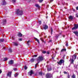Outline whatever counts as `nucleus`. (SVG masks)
Wrapping results in <instances>:
<instances>
[{
    "mask_svg": "<svg viewBox=\"0 0 78 78\" xmlns=\"http://www.w3.org/2000/svg\"><path fill=\"white\" fill-rule=\"evenodd\" d=\"M16 14L18 16H22L23 14V11L22 10L20 11L19 9H17L16 10Z\"/></svg>",
    "mask_w": 78,
    "mask_h": 78,
    "instance_id": "obj_1",
    "label": "nucleus"
},
{
    "mask_svg": "<svg viewBox=\"0 0 78 78\" xmlns=\"http://www.w3.org/2000/svg\"><path fill=\"white\" fill-rule=\"evenodd\" d=\"M45 77L46 78H53V74L50 73H48L46 74Z\"/></svg>",
    "mask_w": 78,
    "mask_h": 78,
    "instance_id": "obj_2",
    "label": "nucleus"
},
{
    "mask_svg": "<svg viewBox=\"0 0 78 78\" xmlns=\"http://www.w3.org/2000/svg\"><path fill=\"white\" fill-rule=\"evenodd\" d=\"M37 63L35 66V69H36L37 68V66L38 65L39 63V57H38L37 58Z\"/></svg>",
    "mask_w": 78,
    "mask_h": 78,
    "instance_id": "obj_3",
    "label": "nucleus"
},
{
    "mask_svg": "<svg viewBox=\"0 0 78 78\" xmlns=\"http://www.w3.org/2000/svg\"><path fill=\"white\" fill-rule=\"evenodd\" d=\"M78 28V24H75L74 25V27L72 29V30H76Z\"/></svg>",
    "mask_w": 78,
    "mask_h": 78,
    "instance_id": "obj_4",
    "label": "nucleus"
},
{
    "mask_svg": "<svg viewBox=\"0 0 78 78\" xmlns=\"http://www.w3.org/2000/svg\"><path fill=\"white\" fill-rule=\"evenodd\" d=\"M64 63V60L63 59H61L59 62H57L58 64L59 65H61L62 63Z\"/></svg>",
    "mask_w": 78,
    "mask_h": 78,
    "instance_id": "obj_5",
    "label": "nucleus"
},
{
    "mask_svg": "<svg viewBox=\"0 0 78 78\" xmlns=\"http://www.w3.org/2000/svg\"><path fill=\"white\" fill-rule=\"evenodd\" d=\"M44 60H45V58L42 56H39V62H42Z\"/></svg>",
    "mask_w": 78,
    "mask_h": 78,
    "instance_id": "obj_6",
    "label": "nucleus"
},
{
    "mask_svg": "<svg viewBox=\"0 0 78 78\" xmlns=\"http://www.w3.org/2000/svg\"><path fill=\"white\" fill-rule=\"evenodd\" d=\"M14 64V61L11 60L9 62V64L11 65V64Z\"/></svg>",
    "mask_w": 78,
    "mask_h": 78,
    "instance_id": "obj_7",
    "label": "nucleus"
},
{
    "mask_svg": "<svg viewBox=\"0 0 78 78\" xmlns=\"http://www.w3.org/2000/svg\"><path fill=\"white\" fill-rule=\"evenodd\" d=\"M73 33H74L75 34V35L76 36H77L78 37V31H75L73 32Z\"/></svg>",
    "mask_w": 78,
    "mask_h": 78,
    "instance_id": "obj_8",
    "label": "nucleus"
},
{
    "mask_svg": "<svg viewBox=\"0 0 78 78\" xmlns=\"http://www.w3.org/2000/svg\"><path fill=\"white\" fill-rule=\"evenodd\" d=\"M72 59L75 60V59L76 58V55H74L73 56H72Z\"/></svg>",
    "mask_w": 78,
    "mask_h": 78,
    "instance_id": "obj_9",
    "label": "nucleus"
},
{
    "mask_svg": "<svg viewBox=\"0 0 78 78\" xmlns=\"http://www.w3.org/2000/svg\"><path fill=\"white\" fill-rule=\"evenodd\" d=\"M13 43L15 46H18V45H19V43L17 42H13Z\"/></svg>",
    "mask_w": 78,
    "mask_h": 78,
    "instance_id": "obj_10",
    "label": "nucleus"
},
{
    "mask_svg": "<svg viewBox=\"0 0 78 78\" xmlns=\"http://www.w3.org/2000/svg\"><path fill=\"white\" fill-rule=\"evenodd\" d=\"M32 74H33V70H31L30 72H29V75L30 76H31Z\"/></svg>",
    "mask_w": 78,
    "mask_h": 78,
    "instance_id": "obj_11",
    "label": "nucleus"
},
{
    "mask_svg": "<svg viewBox=\"0 0 78 78\" xmlns=\"http://www.w3.org/2000/svg\"><path fill=\"white\" fill-rule=\"evenodd\" d=\"M47 69L48 72H50V71H51V70H52V69H51V67L49 68L48 67L47 68Z\"/></svg>",
    "mask_w": 78,
    "mask_h": 78,
    "instance_id": "obj_12",
    "label": "nucleus"
},
{
    "mask_svg": "<svg viewBox=\"0 0 78 78\" xmlns=\"http://www.w3.org/2000/svg\"><path fill=\"white\" fill-rule=\"evenodd\" d=\"M8 58H4V59H2L1 61H7L8 60Z\"/></svg>",
    "mask_w": 78,
    "mask_h": 78,
    "instance_id": "obj_13",
    "label": "nucleus"
},
{
    "mask_svg": "<svg viewBox=\"0 0 78 78\" xmlns=\"http://www.w3.org/2000/svg\"><path fill=\"white\" fill-rule=\"evenodd\" d=\"M6 23V20H2V23L3 25H5Z\"/></svg>",
    "mask_w": 78,
    "mask_h": 78,
    "instance_id": "obj_14",
    "label": "nucleus"
},
{
    "mask_svg": "<svg viewBox=\"0 0 78 78\" xmlns=\"http://www.w3.org/2000/svg\"><path fill=\"white\" fill-rule=\"evenodd\" d=\"M6 4V2H5V1L4 0L3 1H2V5H5Z\"/></svg>",
    "mask_w": 78,
    "mask_h": 78,
    "instance_id": "obj_15",
    "label": "nucleus"
},
{
    "mask_svg": "<svg viewBox=\"0 0 78 78\" xmlns=\"http://www.w3.org/2000/svg\"><path fill=\"white\" fill-rule=\"evenodd\" d=\"M44 30H47L48 28V26L46 25H44Z\"/></svg>",
    "mask_w": 78,
    "mask_h": 78,
    "instance_id": "obj_16",
    "label": "nucleus"
},
{
    "mask_svg": "<svg viewBox=\"0 0 78 78\" xmlns=\"http://www.w3.org/2000/svg\"><path fill=\"white\" fill-rule=\"evenodd\" d=\"M11 73H12V72H9L7 74V76H9V77H11Z\"/></svg>",
    "mask_w": 78,
    "mask_h": 78,
    "instance_id": "obj_17",
    "label": "nucleus"
},
{
    "mask_svg": "<svg viewBox=\"0 0 78 78\" xmlns=\"http://www.w3.org/2000/svg\"><path fill=\"white\" fill-rule=\"evenodd\" d=\"M68 18L70 20H73V16H70L68 17Z\"/></svg>",
    "mask_w": 78,
    "mask_h": 78,
    "instance_id": "obj_18",
    "label": "nucleus"
},
{
    "mask_svg": "<svg viewBox=\"0 0 78 78\" xmlns=\"http://www.w3.org/2000/svg\"><path fill=\"white\" fill-rule=\"evenodd\" d=\"M34 61H35V59L34 58H32L31 59L30 61L31 62H34Z\"/></svg>",
    "mask_w": 78,
    "mask_h": 78,
    "instance_id": "obj_19",
    "label": "nucleus"
},
{
    "mask_svg": "<svg viewBox=\"0 0 78 78\" xmlns=\"http://www.w3.org/2000/svg\"><path fill=\"white\" fill-rule=\"evenodd\" d=\"M63 51H66V48L62 49L61 51V53Z\"/></svg>",
    "mask_w": 78,
    "mask_h": 78,
    "instance_id": "obj_20",
    "label": "nucleus"
},
{
    "mask_svg": "<svg viewBox=\"0 0 78 78\" xmlns=\"http://www.w3.org/2000/svg\"><path fill=\"white\" fill-rule=\"evenodd\" d=\"M37 73L35 74L36 75H39V70H37Z\"/></svg>",
    "mask_w": 78,
    "mask_h": 78,
    "instance_id": "obj_21",
    "label": "nucleus"
},
{
    "mask_svg": "<svg viewBox=\"0 0 78 78\" xmlns=\"http://www.w3.org/2000/svg\"><path fill=\"white\" fill-rule=\"evenodd\" d=\"M34 39H35L36 40V41H37V42L38 43V44H39V40L37 39V38L34 37Z\"/></svg>",
    "mask_w": 78,
    "mask_h": 78,
    "instance_id": "obj_22",
    "label": "nucleus"
},
{
    "mask_svg": "<svg viewBox=\"0 0 78 78\" xmlns=\"http://www.w3.org/2000/svg\"><path fill=\"white\" fill-rule=\"evenodd\" d=\"M18 36L19 37H21V36H22V34H21V33H19L18 34Z\"/></svg>",
    "mask_w": 78,
    "mask_h": 78,
    "instance_id": "obj_23",
    "label": "nucleus"
},
{
    "mask_svg": "<svg viewBox=\"0 0 78 78\" xmlns=\"http://www.w3.org/2000/svg\"><path fill=\"white\" fill-rule=\"evenodd\" d=\"M59 35L58 34H55V37L57 39H58V37H59Z\"/></svg>",
    "mask_w": 78,
    "mask_h": 78,
    "instance_id": "obj_24",
    "label": "nucleus"
},
{
    "mask_svg": "<svg viewBox=\"0 0 78 78\" xmlns=\"http://www.w3.org/2000/svg\"><path fill=\"white\" fill-rule=\"evenodd\" d=\"M72 78H76V76H75V75L74 74H73L72 76Z\"/></svg>",
    "mask_w": 78,
    "mask_h": 78,
    "instance_id": "obj_25",
    "label": "nucleus"
},
{
    "mask_svg": "<svg viewBox=\"0 0 78 78\" xmlns=\"http://www.w3.org/2000/svg\"><path fill=\"white\" fill-rule=\"evenodd\" d=\"M39 75H41L42 77L43 76H42V71L39 72Z\"/></svg>",
    "mask_w": 78,
    "mask_h": 78,
    "instance_id": "obj_26",
    "label": "nucleus"
},
{
    "mask_svg": "<svg viewBox=\"0 0 78 78\" xmlns=\"http://www.w3.org/2000/svg\"><path fill=\"white\" fill-rule=\"evenodd\" d=\"M35 6L37 7V8H39V5L37 4L35 5Z\"/></svg>",
    "mask_w": 78,
    "mask_h": 78,
    "instance_id": "obj_27",
    "label": "nucleus"
},
{
    "mask_svg": "<svg viewBox=\"0 0 78 78\" xmlns=\"http://www.w3.org/2000/svg\"><path fill=\"white\" fill-rule=\"evenodd\" d=\"M9 52H10V53H11V52H12V49H11V48H9Z\"/></svg>",
    "mask_w": 78,
    "mask_h": 78,
    "instance_id": "obj_28",
    "label": "nucleus"
},
{
    "mask_svg": "<svg viewBox=\"0 0 78 78\" xmlns=\"http://www.w3.org/2000/svg\"><path fill=\"white\" fill-rule=\"evenodd\" d=\"M40 40L42 41V42H45L44 41V40H43V38H41Z\"/></svg>",
    "mask_w": 78,
    "mask_h": 78,
    "instance_id": "obj_29",
    "label": "nucleus"
},
{
    "mask_svg": "<svg viewBox=\"0 0 78 78\" xmlns=\"http://www.w3.org/2000/svg\"><path fill=\"white\" fill-rule=\"evenodd\" d=\"M0 42H3L4 41V39H0Z\"/></svg>",
    "mask_w": 78,
    "mask_h": 78,
    "instance_id": "obj_30",
    "label": "nucleus"
},
{
    "mask_svg": "<svg viewBox=\"0 0 78 78\" xmlns=\"http://www.w3.org/2000/svg\"><path fill=\"white\" fill-rule=\"evenodd\" d=\"M31 42L30 41V40H29L28 41H27V45H30V42Z\"/></svg>",
    "mask_w": 78,
    "mask_h": 78,
    "instance_id": "obj_31",
    "label": "nucleus"
},
{
    "mask_svg": "<svg viewBox=\"0 0 78 78\" xmlns=\"http://www.w3.org/2000/svg\"><path fill=\"white\" fill-rule=\"evenodd\" d=\"M51 35H52V34H53V29L52 28H51Z\"/></svg>",
    "mask_w": 78,
    "mask_h": 78,
    "instance_id": "obj_32",
    "label": "nucleus"
},
{
    "mask_svg": "<svg viewBox=\"0 0 78 78\" xmlns=\"http://www.w3.org/2000/svg\"><path fill=\"white\" fill-rule=\"evenodd\" d=\"M73 62H74V60L72 59L71 63V64H72V63H73Z\"/></svg>",
    "mask_w": 78,
    "mask_h": 78,
    "instance_id": "obj_33",
    "label": "nucleus"
},
{
    "mask_svg": "<svg viewBox=\"0 0 78 78\" xmlns=\"http://www.w3.org/2000/svg\"><path fill=\"white\" fill-rule=\"evenodd\" d=\"M46 51H43L42 52V53H43V54H45L46 53Z\"/></svg>",
    "mask_w": 78,
    "mask_h": 78,
    "instance_id": "obj_34",
    "label": "nucleus"
},
{
    "mask_svg": "<svg viewBox=\"0 0 78 78\" xmlns=\"http://www.w3.org/2000/svg\"><path fill=\"white\" fill-rule=\"evenodd\" d=\"M17 75H18V73H16V74H15L14 75L15 77H16V76H17Z\"/></svg>",
    "mask_w": 78,
    "mask_h": 78,
    "instance_id": "obj_35",
    "label": "nucleus"
},
{
    "mask_svg": "<svg viewBox=\"0 0 78 78\" xmlns=\"http://www.w3.org/2000/svg\"><path fill=\"white\" fill-rule=\"evenodd\" d=\"M44 1V0H39L40 3H42V2Z\"/></svg>",
    "mask_w": 78,
    "mask_h": 78,
    "instance_id": "obj_36",
    "label": "nucleus"
},
{
    "mask_svg": "<svg viewBox=\"0 0 78 78\" xmlns=\"http://www.w3.org/2000/svg\"><path fill=\"white\" fill-rule=\"evenodd\" d=\"M18 40L20 41H22V38H19L18 39Z\"/></svg>",
    "mask_w": 78,
    "mask_h": 78,
    "instance_id": "obj_37",
    "label": "nucleus"
},
{
    "mask_svg": "<svg viewBox=\"0 0 78 78\" xmlns=\"http://www.w3.org/2000/svg\"><path fill=\"white\" fill-rule=\"evenodd\" d=\"M67 77H68V78H70V76L69 74L68 75Z\"/></svg>",
    "mask_w": 78,
    "mask_h": 78,
    "instance_id": "obj_38",
    "label": "nucleus"
},
{
    "mask_svg": "<svg viewBox=\"0 0 78 78\" xmlns=\"http://www.w3.org/2000/svg\"><path fill=\"white\" fill-rule=\"evenodd\" d=\"M13 69L14 71H16L17 70L16 68H13Z\"/></svg>",
    "mask_w": 78,
    "mask_h": 78,
    "instance_id": "obj_39",
    "label": "nucleus"
},
{
    "mask_svg": "<svg viewBox=\"0 0 78 78\" xmlns=\"http://www.w3.org/2000/svg\"><path fill=\"white\" fill-rule=\"evenodd\" d=\"M42 24V21L41 20L39 21V25H41Z\"/></svg>",
    "mask_w": 78,
    "mask_h": 78,
    "instance_id": "obj_40",
    "label": "nucleus"
},
{
    "mask_svg": "<svg viewBox=\"0 0 78 78\" xmlns=\"http://www.w3.org/2000/svg\"><path fill=\"white\" fill-rule=\"evenodd\" d=\"M66 47H68L69 46V44H68V43H67L65 44Z\"/></svg>",
    "mask_w": 78,
    "mask_h": 78,
    "instance_id": "obj_41",
    "label": "nucleus"
},
{
    "mask_svg": "<svg viewBox=\"0 0 78 78\" xmlns=\"http://www.w3.org/2000/svg\"><path fill=\"white\" fill-rule=\"evenodd\" d=\"M24 69L25 70H27V67L26 66H24Z\"/></svg>",
    "mask_w": 78,
    "mask_h": 78,
    "instance_id": "obj_42",
    "label": "nucleus"
},
{
    "mask_svg": "<svg viewBox=\"0 0 78 78\" xmlns=\"http://www.w3.org/2000/svg\"><path fill=\"white\" fill-rule=\"evenodd\" d=\"M37 55H34V58L35 57H37Z\"/></svg>",
    "mask_w": 78,
    "mask_h": 78,
    "instance_id": "obj_43",
    "label": "nucleus"
},
{
    "mask_svg": "<svg viewBox=\"0 0 78 78\" xmlns=\"http://www.w3.org/2000/svg\"><path fill=\"white\" fill-rule=\"evenodd\" d=\"M64 74H67V72H66V71H64Z\"/></svg>",
    "mask_w": 78,
    "mask_h": 78,
    "instance_id": "obj_44",
    "label": "nucleus"
},
{
    "mask_svg": "<svg viewBox=\"0 0 78 78\" xmlns=\"http://www.w3.org/2000/svg\"><path fill=\"white\" fill-rule=\"evenodd\" d=\"M12 2L13 3H15V2H16V0H12Z\"/></svg>",
    "mask_w": 78,
    "mask_h": 78,
    "instance_id": "obj_45",
    "label": "nucleus"
},
{
    "mask_svg": "<svg viewBox=\"0 0 78 78\" xmlns=\"http://www.w3.org/2000/svg\"><path fill=\"white\" fill-rule=\"evenodd\" d=\"M52 42V40H49L48 41V43H50V42Z\"/></svg>",
    "mask_w": 78,
    "mask_h": 78,
    "instance_id": "obj_46",
    "label": "nucleus"
},
{
    "mask_svg": "<svg viewBox=\"0 0 78 78\" xmlns=\"http://www.w3.org/2000/svg\"><path fill=\"white\" fill-rule=\"evenodd\" d=\"M47 54H48V55H49V54H50V52H49L48 51L47 52Z\"/></svg>",
    "mask_w": 78,
    "mask_h": 78,
    "instance_id": "obj_47",
    "label": "nucleus"
},
{
    "mask_svg": "<svg viewBox=\"0 0 78 78\" xmlns=\"http://www.w3.org/2000/svg\"><path fill=\"white\" fill-rule=\"evenodd\" d=\"M54 0H50V2H53Z\"/></svg>",
    "mask_w": 78,
    "mask_h": 78,
    "instance_id": "obj_48",
    "label": "nucleus"
},
{
    "mask_svg": "<svg viewBox=\"0 0 78 78\" xmlns=\"http://www.w3.org/2000/svg\"><path fill=\"white\" fill-rule=\"evenodd\" d=\"M2 72V70L1 69H0V74Z\"/></svg>",
    "mask_w": 78,
    "mask_h": 78,
    "instance_id": "obj_49",
    "label": "nucleus"
},
{
    "mask_svg": "<svg viewBox=\"0 0 78 78\" xmlns=\"http://www.w3.org/2000/svg\"><path fill=\"white\" fill-rule=\"evenodd\" d=\"M76 9L77 10H78V6L76 7Z\"/></svg>",
    "mask_w": 78,
    "mask_h": 78,
    "instance_id": "obj_50",
    "label": "nucleus"
},
{
    "mask_svg": "<svg viewBox=\"0 0 78 78\" xmlns=\"http://www.w3.org/2000/svg\"><path fill=\"white\" fill-rule=\"evenodd\" d=\"M73 11L74 12H75V9H73Z\"/></svg>",
    "mask_w": 78,
    "mask_h": 78,
    "instance_id": "obj_51",
    "label": "nucleus"
},
{
    "mask_svg": "<svg viewBox=\"0 0 78 78\" xmlns=\"http://www.w3.org/2000/svg\"><path fill=\"white\" fill-rule=\"evenodd\" d=\"M56 50H59V48H56Z\"/></svg>",
    "mask_w": 78,
    "mask_h": 78,
    "instance_id": "obj_52",
    "label": "nucleus"
},
{
    "mask_svg": "<svg viewBox=\"0 0 78 78\" xmlns=\"http://www.w3.org/2000/svg\"><path fill=\"white\" fill-rule=\"evenodd\" d=\"M37 28H39V25H37Z\"/></svg>",
    "mask_w": 78,
    "mask_h": 78,
    "instance_id": "obj_53",
    "label": "nucleus"
},
{
    "mask_svg": "<svg viewBox=\"0 0 78 78\" xmlns=\"http://www.w3.org/2000/svg\"><path fill=\"white\" fill-rule=\"evenodd\" d=\"M63 37H65V35H63Z\"/></svg>",
    "mask_w": 78,
    "mask_h": 78,
    "instance_id": "obj_54",
    "label": "nucleus"
},
{
    "mask_svg": "<svg viewBox=\"0 0 78 78\" xmlns=\"http://www.w3.org/2000/svg\"><path fill=\"white\" fill-rule=\"evenodd\" d=\"M52 59H55V58H54L53 57H52Z\"/></svg>",
    "mask_w": 78,
    "mask_h": 78,
    "instance_id": "obj_55",
    "label": "nucleus"
},
{
    "mask_svg": "<svg viewBox=\"0 0 78 78\" xmlns=\"http://www.w3.org/2000/svg\"><path fill=\"white\" fill-rule=\"evenodd\" d=\"M77 17H78V15H77Z\"/></svg>",
    "mask_w": 78,
    "mask_h": 78,
    "instance_id": "obj_56",
    "label": "nucleus"
},
{
    "mask_svg": "<svg viewBox=\"0 0 78 78\" xmlns=\"http://www.w3.org/2000/svg\"><path fill=\"white\" fill-rule=\"evenodd\" d=\"M60 34H61V33H60Z\"/></svg>",
    "mask_w": 78,
    "mask_h": 78,
    "instance_id": "obj_57",
    "label": "nucleus"
},
{
    "mask_svg": "<svg viewBox=\"0 0 78 78\" xmlns=\"http://www.w3.org/2000/svg\"><path fill=\"white\" fill-rule=\"evenodd\" d=\"M55 14V13H54V14Z\"/></svg>",
    "mask_w": 78,
    "mask_h": 78,
    "instance_id": "obj_58",
    "label": "nucleus"
}]
</instances>
